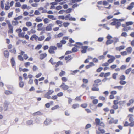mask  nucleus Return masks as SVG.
Returning a JSON list of instances; mask_svg holds the SVG:
<instances>
[{
  "label": "nucleus",
  "mask_w": 134,
  "mask_h": 134,
  "mask_svg": "<svg viewBox=\"0 0 134 134\" xmlns=\"http://www.w3.org/2000/svg\"><path fill=\"white\" fill-rule=\"evenodd\" d=\"M128 53L126 51L121 52H120L122 56H124L127 55Z\"/></svg>",
  "instance_id": "35"
},
{
  "label": "nucleus",
  "mask_w": 134,
  "mask_h": 134,
  "mask_svg": "<svg viewBox=\"0 0 134 134\" xmlns=\"http://www.w3.org/2000/svg\"><path fill=\"white\" fill-rule=\"evenodd\" d=\"M56 45L57 46L58 48H61L62 47L63 45L60 42L57 43Z\"/></svg>",
  "instance_id": "54"
},
{
  "label": "nucleus",
  "mask_w": 134,
  "mask_h": 134,
  "mask_svg": "<svg viewBox=\"0 0 134 134\" xmlns=\"http://www.w3.org/2000/svg\"><path fill=\"white\" fill-rule=\"evenodd\" d=\"M34 39L36 40H38V36L36 34H34L32 35L30 38V40L32 41H33Z\"/></svg>",
  "instance_id": "18"
},
{
  "label": "nucleus",
  "mask_w": 134,
  "mask_h": 134,
  "mask_svg": "<svg viewBox=\"0 0 134 134\" xmlns=\"http://www.w3.org/2000/svg\"><path fill=\"white\" fill-rule=\"evenodd\" d=\"M51 98V99H53V100H56L57 99L58 97L57 95H53L52 96Z\"/></svg>",
  "instance_id": "50"
},
{
  "label": "nucleus",
  "mask_w": 134,
  "mask_h": 134,
  "mask_svg": "<svg viewBox=\"0 0 134 134\" xmlns=\"http://www.w3.org/2000/svg\"><path fill=\"white\" fill-rule=\"evenodd\" d=\"M49 62L55 67V70L56 71H57L58 69L57 68V67L60 66H62L63 65V62L59 61L57 62H54L53 59L52 58H51L49 60Z\"/></svg>",
  "instance_id": "2"
},
{
  "label": "nucleus",
  "mask_w": 134,
  "mask_h": 134,
  "mask_svg": "<svg viewBox=\"0 0 134 134\" xmlns=\"http://www.w3.org/2000/svg\"><path fill=\"white\" fill-rule=\"evenodd\" d=\"M134 115L132 114L128 115V117H129V121L131 122L129 123V126L130 127H133L134 126V119L133 118Z\"/></svg>",
  "instance_id": "5"
},
{
  "label": "nucleus",
  "mask_w": 134,
  "mask_h": 134,
  "mask_svg": "<svg viewBox=\"0 0 134 134\" xmlns=\"http://www.w3.org/2000/svg\"><path fill=\"white\" fill-rule=\"evenodd\" d=\"M87 46H82L81 47V53H85L86 52L87 49L88 48Z\"/></svg>",
  "instance_id": "11"
},
{
  "label": "nucleus",
  "mask_w": 134,
  "mask_h": 134,
  "mask_svg": "<svg viewBox=\"0 0 134 134\" xmlns=\"http://www.w3.org/2000/svg\"><path fill=\"white\" fill-rule=\"evenodd\" d=\"M9 51L11 53L14 54H16V50L15 47H14L12 49L10 50Z\"/></svg>",
  "instance_id": "29"
},
{
  "label": "nucleus",
  "mask_w": 134,
  "mask_h": 134,
  "mask_svg": "<svg viewBox=\"0 0 134 134\" xmlns=\"http://www.w3.org/2000/svg\"><path fill=\"white\" fill-rule=\"evenodd\" d=\"M18 34L19 37L21 38H25L27 40H28L29 37L27 34L25 35V32H24L22 31V30L21 28H19L17 29L15 31Z\"/></svg>",
  "instance_id": "3"
},
{
  "label": "nucleus",
  "mask_w": 134,
  "mask_h": 134,
  "mask_svg": "<svg viewBox=\"0 0 134 134\" xmlns=\"http://www.w3.org/2000/svg\"><path fill=\"white\" fill-rule=\"evenodd\" d=\"M109 64L107 62H106L103 63L102 64V66H109Z\"/></svg>",
  "instance_id": "60"
},
{
  "label": "nucleus",
  "mask_w": 134,
  "mask_h": 134,
  "mask_svg": "<svg viewBox=\"0 0 134 134\" xmlns=\"http://www.w3.org/2000/svg\"><path fill=\"white\" fill-rule=\"evenodd\" d=\"M132 71V68H129L127 69L125 71V73L126 74H129V73Z\"/></svg>",
  "instance_id": "30"
},
{
  "label": "nucleus",
  "mask_w": 134,
  "mask_h": 134,
  "mask_svg": "<svg viewBox=\"0 0 134 134\" xmlns=\"http://www.w3.org/2000/svg\"><path fill=\"white\" fill-rule=\"evenodd\" d=\"M7 95H9L12 94V92L8 90H6L4 92Z\"/></svg>",
  "instance_id": "41"
},
{
  "label": "nucleus",
  "mask_w": 134,
  "mask_h": 134,
  "mask_svg": "<svg viewBox=\"0 0 134 134\" xmlns=\"http://www.w3.org/2000/svg\"><path fill=\"white\" fill-rule=\"evenodd\" d=\"M47 92L50 95L52 94L54 92V91L53 90H49Z\"/></svg>",
  "instance_id": "52"
},
{
  "label": "nucleus",
  "mask_w": 134,
  "mask_h": 134,
  "mask_svg": "<svg viewBox=\"0 0 134 134\" xmlns=\"http://www.w3.org/2000/svg\"><path fill=\"white\" fill-rule=\"evenodd\" d=\"M57 47L54 46H51L49 47L48 52L50 54H54L55 53V51L57 50Z\"/></svg>",
  "instance_id": "7"
},
{
  "label": "nucleus",
  "mask_w": 134,
  "mask_h": 134,
  "mask_svg": "<svg viewBox=\"0 0 134 134\" xmlns=\"http://www.w3.org/2000/svg\"><path fill=\"white\" fill-rule=\"evenodd\" d=\"M43 21L45 24H46L48 23L49 21L48 18H45L44 19Z\"/></svg>",
  "instance_id": "53"
},
{
  "label": "nucleus",
  "mask_w": 134,
  "mask_h": 134,
  "mask_svg": "<svg viewBox=\"0 0 134 134\" xmlns=\"http://www.w3.org/2000/svg\"><path fill=\"white\" fill-rule=\"evenodd\" d=\"M32 25V23L30 21H27L26 23V25L28 27H30Z\"/></svg>",
  "instance_id": "31"
},
{
  "label": "nucleus",
  "mask_w": 134,
  "mask_h": 134,
  "mask_svg": "<svg viewBox=\"0 0 134 134\" xmlns=\"http://www.w3.org/2000/svg\"><path fill=\"white\" fill-rule=\"evenodd\" d=\"M98 99H94L92 101V103L94 104H96L98 103Z\"/></svg>",
  "instance_id": "46"
},
{
  "label": "nucleus",
  "mask_w": 134,
  "mask_h": 134,
  "mask_svg": "<svg viewBox=\"0 0 134 134\" xmlns=\"http://www.w3.org/2000/svg\"><path fill=\"white\" fill-rule=\"evenodd\" d=\"M35 20L36 22H38L42 21V19L40 18V17H38L36 18Z\"/></svg>",
  "instance_id": "36"
},
{
  "label": "nucleus",
  "mask_w": 134,
  "mask_h": 134,
  "mask_svg": "<svg viewBox=\"0 0 134 134\" xmlns=\"http://www.w3.org/2000/svg\"><path fill=\"white\" fill-rule=\"evenodd\" d=\"M70 14H68L66 15L65 17V19L66 20H69L70 18Z\"/></svg>",
  "instance_id": "62"
},
{
  "label": "nucleus",
  "mask_w": 134,
  "mask_h": 134,
  "mask_svg": "<svg viewBox=\"0 0 134 134\" xmlns=\"http://www.w3.org/2000/svg\"><path fill=\"white\" fill-rule=\"evenodd\" d=\"M107 57L109 58H111V59H109L108 60L107 62L108 63H111L113 62L114 60H115V57L109 54H108L107 55Z\"/></svg>",
  "instance_id": "9"
},
{
  "label": "nucleus",
  "mask_w": 134,
  "mask_h": 134,
  "mask_svg": "<svg viewBox=\"0 0 134 134\" xmlns=\"http://www.w3.org/2000/svg\"><path fill=\"white\" fill-rule=\"evenodd\" d=\"M101 80L99 79H98L94 81V84L98 86L101 84Z\"/></svg>",
  "instance_id": "15"
},
{
  "label": "nucleus",
  "mask_w": 134,
  "mask_h": 134,
  "mask_svg": "<svg viewBox=\"0 0 134 134\" xmlns=\"http://www.w3.org/2000/svg\"><path fill=\"white\" fill-rule=\"evenodd\" d=\"M53 26V24L51 23L48 24L46 27V30L47 31H51L52 29V27Z\"/></svg>",
  "instance_id": "14"
},
{
  "label": "nucleus",
  "mask_w": 134,
  "mask_h": 134,
  "mask_svg": "<svg viewBox=\"0 0 134 134\" xmlns=\"http://www.w3.org/2000/svg\"><path fill=\"white\" fill-rule=\"evenodd\" d=\"M111 25H115L116 28H118L121 26V23L120 21H119L118 19H115L114 21L111 23Z\"/></svg>",
  "instance_id": "8"
},
{
  "label": "nucleus",
  "mask_w": 134,
  "mask_h": 134,
  "mask_svg": "<svg viewBox=\"0 0 134 134\" xmlns=\"http://www.w3.org/2000/svg\"><path fill=\"white\" fill-rule=\"evenodd\" d=\"M25 52L22 51H20V53H19L20 55L18 56V58L20 61H23L24 59L26 60L29 57L26 54H24Z\"/></svg>",
  "instance_id": "4"
},
{
  "label": "nucleus",
  "mask_w": 134,
  "mask_h": 134,
  "mask_svg": "<svg viewBox=\"0 0 134 134\" xmlns=\"http://www.w3.org/2000/svg\"><path fill=\"white\" fill-rule=\"evenodd\" d=\"M98 86L96 84H93V87L91 88V90L93 91H98L99 90V88L98 87Z\"/></svg>",
  "instance_id": "12"
},
{
  "label": "nucleus",
  "mask_w": 134,
  "mask_h": 134,
  "mask_svg": "<svg viewBox=\"0 0 134 134\" xmlns=\"http://www.w3.org/2000/svg\"><path fill=\"white\" fill-rule=\"evenodd\" d=\"M12 23L14 26L17 25L19 24V22L17 21H13Z\"/></svg>",
  "instance_id": "64"
},
{
  "label": "nucleus",
  "mask_w": 134,
  "mask_h": 134,
  "mask_svg": "<svg viewBox=\"0 0 134 134\" xmlns=\"http://www.w3.org/2000/svg\"><path fill=\"white\" fill-rule=\"evenodd\" d=\"M44 97L48 99H50L51 98L50 95L47 92L45 94Z\"/></svg>",
  "instance_id": "33"
},
{
  "label": "nucleus",
  "mask_w": 134,
  "mask_h": 134,
  "mask_svg": "<svg viewBox=\"0 0 134 134\" xmlns=\"http://www.w3.org/2000/svg\"><path fill=\"white\" fill-rule=\"evenodd\" d=\"M42 46L41 44H38L35 47V49L36 50H39L41 47Z\"/></svg>",
  "instance_id": "55"
},
{
  "label": "nucleus",
  "mask_w": 134,
  "mask_h": 134,
  "mask_svg": "<svg viewBox=\"0 0 134 134\" xmlns=\"http://www.w3.org/2000/svg\"><path fill=\"white\" fill-rule=\"evenodd\" d=\"M118 74L117 73H114L112 74V78L114 79H115L116 78V76L118 75Z\"/></svg>",
  "instance_id": "56"
},
{
  "label": "nucleus",
  "mask_w": 134,
  "mask_h": 134,
  "mask_svg": "<svg viewBox=\"0 0 134 134\" xmlns=\"http://www.w3.org/2000/svg\"><path fill=\"white\" fill-rule=\"evenodd\" d=\"M21 6V4L19 2H16L15 4V6L16 7H20Z\"/></svg>",
  "instance_id": "47"
},
{
  "label": "nucleus",
  "mask_w": 134,
  "mask_h": 134,
  "mask_svg": "<svg viewBox=\"0 0 134 134\" xmlns=\"http://www.w3.org/2000/svg\"><path fill=\"white\" fill-rule=\"evenodd\" d=\"M127 83L126 82L123 80H120L119 82V83L122 85H124Z\"/></svg>",
  "instance_id": "61"
},
{
  "label": "nucleus",
  "mask_w": 134,
  "mask_h": 134,
  "mask_svg": "<svg viewBox=\"0 0 134 134\" xmlns=\"http://www.w3.org/2000/svg\"><path fill=\"white\" fill-rule=\"evenodd\" d=\"M79 107V105L78 104H74L72 105V108L73 109H75L78 108Z\"/></svg>",
  "instance_id": "25"
},
{
  "label": "nucleus",
  "mask_w": 134,
  "mask_h": 134,
  "mask_svg": "<svg viewBox=\"0 0 134 134\" xmlns=\"http://www.w3.org/2000/svg\"><path fill=\"white\" fill-rule=\"evenodd\" d=\"M103 69L102 67H100L98 68L96 70V72H100Z\"/></svg>",
  "instance_id": "63"
},
{
  "label": "nucleus",
  "mask_w": 134,
  "mask_h": 134,
  "mask_svg": "<svg viewBox=\"0 0 134 134\" xmlns=\"http://www.w3.org/2000/svg\"><path fill=\"white\" fill-rule=\"evenodd\" d=\"M130 27H124L122 29V30L123 31H128V30H129L130 29Z\"/></svg>",
  "instance_id": "43"
},
{
  "label": "nucleus",
  "mask_w": 134,
  "mask_h": 134,
  "mask_svg": "<svg viewBox=\"0 0 134 134\" xmlns=\"http://www.w3.org/2000/svg\"><path fill=\"white\" fill-rule=\"evenodd\" d=\"M126 52L128 54H131L132 51V49L131 47H127L126 49Z\"/></svg>",
  "instance_id": "20"
},
{
  "label": "nucleus",
  "mask_w": 134,
  "mask_h": 134,
  "mask_svg": "<svg viewBox=\"0 0 134 134\" xmlns=\"http://www.w3.org/2000/svg\"><path fill=\"white\" fill-rule=\"evenodd\" d=\"M44 35H42L39 37H38V40L39 41H41L44 40Z\"/></svg>",
  "instance_id": "34"
},
{
  "label": "nucleus",
  "mask_w": 134,
  "mask_h": 134,
  "mask_svg": "<svg viewBox=\"0 0 134 134\" xmlns=\"http://www.w3.org/2000/svg\"><path fill=\"white\" fill-rule=\"evenodd\" d=\"M65 71L63 70H61V72L59 73V75L60 77L65 75Z\"/></svg>",
  "instance_id": "39"
},
{
  "label": "nucleus",
  "mask_w": 134,
  "mask_h": 134,
  "mask_svg": "<svg viewBox=\"0 0 134 134\" xmlns=\"http://www.w3.org/2000/svg\"><path fill=\"white\" fill-rule=\"evenodd\" d=\"M60 87H61L62 89L66 91L69 89V86L66 85L64 83L62 82Z\"/></svg>",
  "instance_id": "10"
},
{
  "label": "nucleus",
  "mask_w": 134,
  "mask_h": 134,
  "mask_svg": "<svg viewBox=\"0 0 134 134\" xmlns=\"http://www.w3.org/2000/svg\"><path fill=\"white\" fill-rule=\"evenodd\" d=\"M10 62L12 67H13L15 65V61L14 57H13L11 58L10 60Z\"/></svg>",
  "instance_id": "24"
},
{
  "label": "nucleus",
  "mask_w": 134,
  "mask_h": 134,
  "mask_svg": "<svg viewBox=\"0 0 134 134\" xmlns=\"http://www.w3.org/2000/svg\"><path fill=\"white\" fill-rule=\"evenodd\" d=\"M72 9L70 8L68 9L65 11V12L66 13L68 14L70 13L71 12Z\"/></svg>",
  "instance_id": "58"
},
{
  "label": "nucleus",
  "mask_w": 134,
  "mask_h": 134,
  "mask_svg": "<svg viewBox=\"0 0 134 134\" xmlns=\"http://www.w3.org/2000/svg\"><path fill=\"white\" fill-rule=\"evenodd\" d=\"M99 99L100 100H101L102 101H104L105 100V98L102 96H100L99 97Z\"/></svg>",
  "instance_id": "44"
},
{
  "label": "nucleus",
  "mask_w": 134,
  "mask_h": 134,
  "mask_svg": "<svg viewBox=\"0 0 134 134\" xmlns=\"http://www.w3.org/2000/svg\"><path fill=\"white\" fill-rule=\"evenodd\" d=\"M112 107L114 110H116L118 108V105L114 104L113 105Z\"/></svg>",
  "instance_id": "49"
},
{
  "label": "nucleus",
  "mask_w": 134,
  "mask_h": 134,
  "mask_svg": "<svg viewBox=\"0 0 134 134\" xmlns=\"http://www.w3.org/2000/svg\"><path fill=\"white\" fill-rule=\"evenodd\" d=\"M52 121L51 120L49 119H46L44 123L45 124L48 125L50 124L51 122Z\"/></svg>",
  "instance_id": "23"
},
{
  "label": "nucleus",
  "mask_w": 134,
  "mask_h": 134,
  "mask_svg": "<svg viewBox=\"0 0 134 134\" xmlns=\"http://www.w3.org/2000/svg\"><path fill=\"white\" fill-rule=\"evenodd\" d=\"M82 81L83 83L87 84L88 82V80L87 79L84 78L82 79Z\"/></svg>",
  "instance_id": "42"
},
{
  "label": "nucleus",
  "mask_w": 134,
  "mask_h": 134,
  "mask_svg": "<svg viewBox=\"0 0 134 134\" xmlns=\"http://www.w3.org/2000/svg\"><path fill=\"white\" fill-rule=\"evenodd\" d=\"M47 54L46 53L41 54L40 55V59L41 60L43 59L47 56Z\"/></svg>",
  "instance_id": "22"
},
{
  "label": "nucleus",
  "mask_w": 134,
  "mask_h": 134,
  "mask_svg": "<svg viewBox=\"0 0 134 134\" xmlns=\"http://www.w3.org/2000/svg\"><path fill=\"white\" fill-rule=\"evenodd\" d=\"M43 24L42 23H40L38 24L37 25V27H38L37 30L38 31H40L42 30L41 29V27L43 26Z\"/></svg>",
  "instance_id": "27"
},
{
  "label": "nucleus",
  "mask_w": 134,
  "mask_h": 134,
  "mask_svg": "<svg viewBox=\"0 0 134 134\" xmlns=\"http://www.w3.org/2000/svg\"><path fill=\"white\" fill-rule=\"evenodd\" d=\"M72 59V57H71V55H68L65 57V59L66 61V63L70 61Z\"/></svg>",
  "instance_id": "16"
},
{
  "label": "nucleus",
  "mask_w": 134,
  "mask_h": 134,
  "mask_svg": "<svg viewBox=\"0 0 134 134\" xmlns=\"http://www.w3.org/2000/svg\"><path fill=\"white\" fill-rule=\"evenodd\" d=\"M64 35V34L63 33L61 32L59 33L57 36L56 38H60L62 37Z\"/></svg>",
  "instance_id": "40"
},
{
  "label": "nucleus",
  "mask_w": 134,
  "mask_h": 134,
  "mask_svg": "<svg viewBox=\"0 0 134 134\" xmlns=\"http://www.w3.org/2000/svg\"><path fill=\"white\" fill-rule=\"evenodd\" d=\"M94 124L96 126H98V130H96V134H103L105 132V130L103 129H101L100 128H103L105 126V125L103 122H100V119L99 118H96L95 119V122Z\"/></svg>",
  "instance_id": "1"
},
{
  "label": "nucleus",
  "mask_w": 134,
  "mask_h": 134,
  "mask_svg": "<svg viewBox=\"0 0 134 134\" xmlns=\"http://www.w3.org/2000/svg\"><path fill=\"white\" fill-rule=\"evenodd\" d=\"M113 42V40H108L106 42V44L107 45L110 44L112 43Z\"/></svg>",
  "instance_id": "28"
},
{
  "label": "nucleus",
  "mask_w": 134,
  "mask_h": 134,
  "mask_svg": "<svg viewBox=\"0 0 134 134\" xmlns=\"http://www.w3.org/2000/svg\"><path fill=\"white\" fill-rule=\"evenodd\" d=\"M125 48V46L124 45L121 46L119 47H116V49L117 51H120L123 50Z\"/></svg>",
  "instance_id": "17"
},
{
  "label": "nucleus",
  "mask_w": 134,
  "mask_h": 134,
  "mask_svg": "<svg viewBox=\"0 0 134 134\" xmlns=\"http://www.w3.org/2000/svg\"><path fill=\"white\" fill-rule=\"evenodd\" d=\"M31 64V63L29 62H25L24 64V65L27 68Z\"/></svg>",
  "instance_id": "38"
},
{
  "label": "nucleus",
  "mask_w": 134,
  "mask_h": 134,
  "mask_svg": "<svg viewBox=\"0 0 134 134\" xmlns=\"http://www.w3.org/2000/svg\"><path fill=\"white\" fill-rule=\"evenodd\" d=\"M24 83L23 81H21L19 83V85L20 87L22 88L24 85Z\"/></svg>",
  "instance_id": "48"
},
{
  "label": "nucleus",
  "mask_w": 134,
  "mask_h": 134,
  "mask_svg": "<svg viewBox=\"0 0 134 134\" xmlns=\"http://www.w3.org/2000/svg\"><path fill=\"white\" fill-rule=\"evenodd\" d=\"M5 21L7 22L9 30L8 31V33H13V27L12 26L10 21L6 20Z\"/></svg>",
  "instance_id": "6"
},
{
  "label": "nucleus",
  "mask_w": 134,
  "mask_h": 134,
  "mask_svg": "<svg viewBox=\"0 0 134 134\" xmlns=\"http://www.w3.org/2000/svg\"><path fill=\"white\" fill-rule=\"evenodd\" d=\"M76 44L74 45V46L78 48H80L81 46L83 45L82 43L79 42H76Z\"/></svg>",
  "instance_id": "21"
},
{
  "label": "nucleus",
  "mask_w": 134,
  "mask_h": 134,
  "mask_svg": "<svg viewBox=\"0 0 134 134\" xmlns=\"http://www.w3.org/2000/svg\"><path fill=\"white\" fill-rule=\"evenodd\" d=\"M123 88V87L122 86H115L113 87V88L114 89H115L117 88L119 90H121Z\"/></svg>",
  "instance_id": "32"
},
{
  "label": "nucleus",
  "mask_w": 134,
  "mask_h": 134,
  "mask_svg": "<svg viewBox=\"0 0 134 134\" xmlns=\"http://www.w3.org/2000/svg\"><path fill=\"white\" fill-rule=\"evenodd\" d=\"M61 79L62 81L64 82H66L68 80L67 78L65 77H62L61 78Z\"/></svg>",
  "instance_id": "57"
},
{
  "label": "nucleus",
  "mask_w": 134,
  "mask_h": 134,
  "mask_svg": "<svg viewBox=\"0 0 134 134\" xmlns=\"http://www.w3.org/2000/svg\"><path fill=\"white\" fill-rule=\"evenodd\" d=\"M47 17L49 19H52L53 20H55L56 19V18L54 17V16L53 15H48Z\"/></svg>",
  "instance_id": "37"
},
{
  "label": "nucleus",
  "mask_w": 134,
  "mask_h": 134,
  "mask_svg": "<svg viewBox=\"0 0 134 134\" xmlns=\"http://www.w3.org/2000/svg\"><path fill=\"white\" fill-rule=\"evenodd\" d=\"M130 5L128 6L127 9L129 10H131L134 6V2H131L130 4Z\"/></svg>",
  "instance_id": "19"
},
{
  "label": "nucleus",
  "mask_w": 134,
  "mask_h": 134,
  "mask_svg": "<svg viewBox=\"0 0 134 134\" xmlns=\"http://www.w3.org/2000/svg\"><path fill=\"white\" fill-rule=\"evenodd\" d=\"M88 105L87 103H83L81 105V106L82 108H85L87 107Z\"/></svg>",
  "instance_id": "51"
},
{
  "label": "nucleus",
  "mask_w": 134,
  "mask_h": 134,
  "mask_svg": "<svg viewBox=\"0 0 134 134\" xmlns=\"http://www.w3.org/2000/svg\"><path fill=\"white\" fill-rule=\"evenodd\" d=\"M125 79V76L123 75H122L121 76H120V79L121 80H124Z\"/></svg>",
  "instance_id": "59"
},
{
  "label": "nucleus",
  "mask_w": 134,
  "mask_h": 134,
  "mask_svg": "<svg viewBox=\"0 0 134 134\" xmlns=\"http://www.w3.org/2000/svg\"><path fill=\"white\" fill-rule=\"evenodd\" d=\"M4 56L5 57L8 58L9 57V53L7 50L4 51Z\"/></svg>",
  "instance_id": "26"
},
{
  "label": "nucleus",
  "mask_w": 134,
  "mask_h": 134,
  "mask_svg": "<svg viewBox=\"0 0 134 134\" xmlns=\"http://www.w3.org/2000/svg\"><path fill=\"white\" fill-rule=\"evenodd\" d=\"M69 38V37L68 36L64 37L60 41V42H61L62 44H65L66 43V41H65V40H68Z\"/></svg>",
  "instance_id": "13"
},
{
  "label": "nucleus",
  "mask_w": 134,
  "mask_h": 134,
  "mask_svg": "<svg viewBox=\"0 0 134 134\" xmlns=\"http://www.w3.org/2000/svg\"><path fill=\"white\" fill-rule=\"evenodd\" d=\"M79 70H75L72 71V72L71 73V74L73 75H74L76 74L79 72Z\"/></svg>",
  "instance_id": "45"
}]
</instances>
